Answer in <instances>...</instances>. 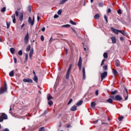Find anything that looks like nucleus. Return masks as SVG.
Listing matches in <instances>:
<instances>
[{
    "label": "nucleus",
    "mask_w": 131,
    "mask_h": 131,
    "mask_svg": "<svg viewBox=\"0 0 131 131\" xmlns=\"http://www.w3.org/2000/svg\"><path fill=\"white\" fill-rule=\"evenodd\" d=\"M16 17H19V20H20V21L23 20V17H24L23 13L21 12L19 14V12L18 11H16L15 14H13L11 16L13 23L14 24L16 23Z\"/></svg>",
    "instance_id": "obj_1"
},
{
    "label": "nucleus",
    "mask_w": 131,
    "mask_h": 131,
    "mask_svg": "<svg viewBox=\"0 0 131 131\" xmlns=\"http://www.w3.org/2000/svg\"><path fill=\"white\" fill-rule=\"evenodd\" d=\"M8 90V86L7 83H5V87L0 89V95H3L5 92Z\"/></svg>",
    "instance_id": "obj_2"
},
{
    "label": "nucleus",
    "mask_w": 131,
    "mask_h": 131,
    "mask_svg": "<svg viewBox=\"0 0 131 131\" xmlns=\"http://www.w3.org/2000/svg\"><path fill=\"white\" fill-rule=\"evenodd\" d=\"M72 68V64H70L69 68L67 72V75L66 78L67 79H69V74H70V72L71 71V69Z\"/></svg>",
    "instance_id": "obj_3"
},
{
    "label": "nucleus",
    "mask_w": 131,
    "mask_h": 131,
    "mask_svg": "<svg viewBox=\"0 0 131 131\" xmlns=\"http://www.w3.org/2000/svg\"><path fill=\"white\" fill-rule=\"evenodd\" d=\"M4 119H8V116L7 115L3 113L0 117V122H3V121H4Z\"/></svg>",
    "instance_id": "obj_4"
},
{
    "label": "nucleus",
    "mask_w": 131,
    "mask_h": 131,
    "mask_svg": "<svg viewBox=\"0 0 131 131\" xmlns=\"http://www.w3.org/2000/svg\"><path fill=\"white\" fill-rule=\"evenodd\" d=\"M24 40L25 45H27V43H28V41H29V34L28 32L25 35Z\"/></svg>",
    "instance_id": "obj_5"
},
{
    "label": "nucleus",
    "mask_w": 131,
    "mask_h": 131,
    "mask_svg": "<svg viewBox=\"0 0 131 131\" xmlns=\"http://www.w3.org/2000/svg\"><path fill=\"white\" fill-rule=\"evenodd\" d=\"M124 97H126L125 98V100H126L127 99H128V92L127 91V89L126 88H124Z\"/></svg>",
    "instance_id": "obj_6"
},
{
    "label": "nucleus",
    "mask_w": 131,
    "mask_h": 131,
    "mask_svg": "<svg viewBox=\"0 0 131 131\" xmlns=\"http://www.w3.org/2000/svg\"><path fill=\"white\" fill-rule=\"evenodd\" d=\"M82 66V59H81V57H80L79 61L78 63V66L79 67V70H81V66Z\"/></svg>",
    "instance_id": "obj_7"
},
{
    "label": "nucleus",
    "mask_w": 131,
    "mask_h": 131,
    "mask_svg": "<svg viewBox=\"0 0 131 131\" xmlns=\"http://www.w3.org/2000/svg\"><path fill=\"white\" fill-rule=\"evenodd\" d=\"M107 72H104L102 73H101V81H103V80L104 78L107 76Z\"/></svg>",
    "instance_id": "obj_8"
},
{
    "label": "nucleus",
    "mask_w": 131,
    "mask_h": 131,
    "mask_svg": "<svg viewBox=\"0 0 131 131\" xmlns=\"http://www.w3.org/2000/svg\"><path fill=\"white\" fill-rule=\"evenodd\" d=\"M28 22L29 24L31 25V26H33V25L34 24V20H32L31 17H29Z\"/></svg>",
    "instance_id": "obj_9"
},
{
    "label": "nucleus",
    "mask_w": 131,
    "mask_h": 131,
    "mask_svg": "<svg viewBox=\"0 0 131 131\" xmlns=\"http://www.w3.org/2000/svg\"><path fill=\"white\" fill-rule=\"evenodd\" d=\"M24 82H29L30 83H32V79L30 78H25L23 79Z\"/></svg>",
    "instance_id": "obj_10"
},
{
    "label": "nucleus",
    "mask_w": 131,
    "mask_h": 131,
    "mask_svg": "<svg viewBox=\"0 0 131 131\" xmlns=\"http://www.w3.org/2000/svg\"><path fill=\"white\" fill-rule=\"evenodd\" d=\"M122 97L121 95H116L115 96V101H121Z\"/></svg>",
    "instance_id": "obj_11"
},
{
    "label": "nucleus",
    "mask_w": 131,
    "mask_h": 131,
    "mask_svg": "<svg viewBox=\"0 0 131 131\" xmlns=\"http://www.w3.org/2000/svg\"><path fill=\"white\" fill-rule=\"evenodd\" d=\"M111 29L113 32H114L116 34H118V33L119 32V30H116V29H114L113 27L111 28Z\"/></svg>",
    "instance_id": "obj_12"
},
{
    "label": "nucleus",
    "mask_w": 131,
    "mask_h": 131,
    "mask_svg": "<svg viewBox=\"0 0 131 131\" xmlns=\"http://www.w3.org/2000/svg\"><path fill=\"white\" fill-rule=\"evenodd\" d=\"M77 109V106H76V105H73L71 107L70 110L71 111H76Z\"/></svg>",
    "instance_id": "obj_13"
},
{
    "label": "nucleus",
    "mask_w": 131,
    "mask_h": 131,
    "mask_svg": "<svg viewBox=\"0 0 131 131\" xmlns=\"http://www.w3.org/2000/svg\"><path fill=\"white\" fill-rule=\"evenodd\" d=\"M115 63L116 67H119L120 66V61L118 59L115 60Z\"/></svg>",
    "instance_id": "obj_14"
},
{
    "label": "nucleus",
    "mask_w": 131,
    "mask_h": 131,
    "mask_svg": "<svg viewBox=\"0 0 131 131\" xmlns=\"http://www.w3.org/2000/svg\"><path fill=\"white\" fill-rule=\"evenodd\" d=\"M82 73H83V79H85V69L83 68L82 69Z\"/></svg>",
    "instance_id": "obj_15"
},
{
    "label": "nucleus",
    "mask_w": 131,
    "mask_h": 131,
    "mask_svg": "<svg viewBox=\"0 0 131 131\" xmlns=\"http://www.w3.org/2000/svg\"><path fill=\"white\" fill-rule=\"evenodd\" d=\"M32 55H33V49H31L29 53L30 59H32Z\"/></svg>",
    "instance_id": "obj_16"
},
{
    "label": "nucleus",
    "mask_w": 131,
    "mask_h": 131,
    "mask_svg": "<svg viewBox=\"0 0 131 131\" xmlns=\"http://www.w3.org/2000/svg\"><path fill=\"white\" fill-rule=\"evenodd\" d=\"M111 39H112V42L113 43H116V38L115 37H111Z\"/></svg>",
    "instance_id": "obj_17"
},
{
    "label": "nucleus",
    "mask_w": 131,
    "mask_h": 131,
    "mask_svg": "<svg viewBox=\"0 0 131 131\" xmlns=\"http://www.w3.org/2000/svg\"><path fill=\"white\" fill-rule=\"evenodd\" d=\"M47 99H48V101H50V100H52V99H53V97L51 95L48 94L47 95Z\"/></svg>",
    "instance_id": "obj_18"
},
{
    "label": "nucleus",
    "mask_w": 131,
    "mask_h": 131,
    "mask_svg": "<svg viewBox=\"0 0 131 131\" xmlns=\"http://www.w3.org/2000/svg\"><path fill=\"white\" fill-rule=\"evenodd\" d=\"M10 52L11 54H12V55H14L15 54V49L13 48H10Z\"/></svg>",
    "instance_id": "obj_19"
},
{
    "label": "nucleus",
    "mask_w": 131,
    "mask_h": 131,
    "mask_svg": "<svg viewBox=\"0 0 131 131\" xmlns=\"http://www.w3.org/2000/svg\"><path fill=\"white\" fill-rule=\"evenodd\" d=\"M9 76H10V77H13L14 76V70L11 71L9 73Z\"/></svg>",
    "instance_id": "obj_20"
},
{
    "label": "nucleus",
    "mask_w": 131,
    "mask_h": 131,
    "mask_svg": "<svg viewBox=\"0 0 131 131\" xmlns=\"http://www.w3.org/2000/svg\"><path fill=\"white\" fill-rule=\"evenodd\" d=\"M91 106L92 108H95V107H96V102H91Z\"/></svg>",
    "instance_id": "obj_21"
},
{
    "label": "nucleus",
    "mask_w": 131,
    "mask_h": 131,
    "mask_svg": "<svg viewBox=\"0 0 131 131\" xmlns=\"http://www.w3.org/2000/svg\"><path fill=\"white\" fill-rule=\"evenodd\" d=\"M83 101L82 100H80L79 102H78L76 104L77 106H80V105H82Z\"/></svg>",
    "instance_id": "obj_22"
},
{
    "label": "nucleus",
    "mask_w": 131,
    "mask_h": 131,
    "mask_svg": "<svg viewBox=\"0 0 131 131\" xmlns=\"http://www.w3.org/2000/svg\"><path fill=\"white\" fill-rule=\"evenodd\" d=\"M119 32H120V33H121L122 35H125L126 34V33L124 32V31L123 30H119Z\"/></svg>",
    "instance_id": "obj_23"
},
{
    "label": "nucleus",
    "mask_w": 131,
    "mask_h": 131,
    "mask_svg": "<svg viewBox=\"0 0 131 131\" xmlns=\"http://www.w3.org/2000/svg\"><path fill=\"white\" fill-rule=\"evenodd\" d=\"M107 103H110V104H112L113 102V100H112L111 98H110L106 100Z\"/></svg>",
    "instance_id": "obj_24"
},
{
    "label": "nucleus",
    "mask_w": 131,
    "mask_h": 131,
    "mask_svg": "<svg viewBox=\"0 0 131 131\" xmlns=\"http://www.w3.org/2000/svg\"><path fill=\"white\" fill-rule=\"evenodd\" d=\"M67 1H68V0H61L59 4H60V5H63V4H65V3H66V2H67Z\"/></svg>",
    "instance_id": "obj_25"
},
{
    "label": "nucleus",
    "mask_w": 131,
    "mask_h": 131,
    "mask_svg": "<svg viewBox=\"0 0 131 131\" xmlns=\"http://www.w3.org/2000/svg\"><path fill=\"white\" fill-rule=\"evenodd\" d=\"M94 18L96 19H99V18H100V15L98 13H97L95 16H94Z\"/></svg>",
    "instance_id": "obj_26"
},
{
    "label": "nucleus",
    "mask_w": 131,
    "mask_h": 131,
    "mask_svg": "<svg viewBox=\"0 0 131 131\" xmlns=\"http://www.w3.org/2000/svg\"><path fill=\"white\" fill-rule=\"evenodd\" d=\"M6 24H7V29H9V28H10V26L11 25V23L7 21Z\"/></svg>",
    "instance_id": "obj_27"
},
{
    "label": "nucleus",
    "mask_w": 131,
    "mask_h": 131,
    "mask_svg": "<svg viewBox=\"0 0 131 131\" xmlns=\"http://www.w3.org/2000/svg\"><path fill=\"white\" fill-rule=\"evenodd\" d=\"M33 80H34V81H35V82H37V81L38 80V78H37V76H35L33 78Z\"/></svg>",
    "instance_id": "obj_28"
},
{
    "label": "nucleus",
    "mask_w": 131,
    "mask_h": 131,
    "mask_svg": "<svg viewBox=\"0 0 131 131\" xmlns=\"http://www.w3.org/2000/svg\"><path fill=\"white\" fill-rule=\"evenodd\" d=\"M113 72L114 74V75L116 76V74H117V71H116V70L113 69Z\"/></svg>",
    "instance_id": "obj_29"
},
{
    "label": "nucleus",
    "mask_w": 131,
    "mask_h": 131,
    "mask_svg": "<svg viewBox=\"0 0 131 131\" xmlns=\"http://www.w3.org/2000/svg\"><path fill=\"white\" fill-rule=\"evenodd\" d=\"M116 94H117V90H115L111 92L112 95H116Z\"/></svg>",
    "instance_id": "obj_30"
},
{
    "label": "nucleus",
    "mask_w": 131,
    "mask_h": 131,
    "mask_svg": "<svg viewBox=\"0 0 131 131\" xmlns=\"http://www.w3.org/2000/svg\"><path fill=\"white\" fill-rule=\"evenodd\" d=\"M103 57H104V58L106 59V58H108V54L107 53H104L103 54Z\"/></svg>",
    "instance_id": "obj_31"
},
{
    "label": "nucleus",
    "mask_w": 131,
    "mask_h": 131,
    "mask_svg": "<svg viewBox=\"0 0 131 131\" xmlns=\"http://www.w3.org/2000/svg\"><path fill=\"white\" fill-rule=\"evenodd\" d=\"M18 54L19 56H22V55H23V52H22V50H19L18 52Z\"/></svg>",
    "instance_id": "obj_32"
},
{
    "label": "nucleus",
    "mask_w": 131,
    "mask_h": 131,
    "mask_svg": "<svg viewBox=\"0 0 131 131\" xmlns=\"http://www.w3.org/2000/svg\"><path fill=\"white\" fill-rule=\"evenodd\" d=\"M70 23H71V24H72V25H76V23L74 22L72 20H71L70 21Z\"/></svg>",
    "instance_id": "obj_33"
},
{
    "label": "nucleus",
    "mask_w": 131,
    "mask_h": 131,
    "mask_svg": "<svg viewBox=\"0 0 131 131\" xmlns=\"http://www.w3.org/2000/svg\"><path fill=\"white\" fill-rule=\"evenodd\" d=\"M110 98H111L112 100H114V101H115V96H114V95L110 96Z\"/></svg>",
    "instance_id": "obj_34"
},
{
    "label": "nucleus",
    "mask_w": 131,
    "mask_h": 131,
    "mask_svg": "<svg viewBox=\"0 0 131 131\" xmlns=\"http://www.w3.org/2000/svg\"><path fill=\"white\" fill-rule=\"evenodd\" d=\"M1 12L4 13V12H6V7H3L1 9Z\"/></svg>",
    "instance_id": "obj_35"
},
{
    "label": "nucleus",
    "mask_w": 131,
    "mask_h": 131,
    "mask_svg": "<svg viewBox=\"0 0 131 131\" xmlns=\"http://www.w3.org/2000/svg\"><path fill=\"white\" fill-rule=\"evenodd\" d=\"M122 119H123V116H121L119 117V121H122Z\"/></svg>",
    "instance_id": "obj_36"
},
{
    "label": "nucleus",
    "mask_w": 131,
    "mask_h": 131,
    "mask_svg": "<svg viewBox=\"0 0 131 131\" xmlns=\"http://www.w3.org/2000/svg\"><path fill=\"white\" fill-rule=\"evenodd\" d=\"M28 60V54H25V60L27 61Z\"/></svg>",
    "instance_id": "obj_37"
},
{
    "label": "nucleus",
    "mask_w": 131,
    "mask_h": 131,
    "mask_svg": "<svg viewBox=\"0 0 131 131\" xmlns=\"http://www.w3.org/2000/svg\"><path fill=\"white\" fill-rule=\"evenodd\" d=\"M58 15H61L62 14V10L60 9L57 12Z\"/></svg>",
    "instance_id": "obj_38"
},
{
    "label": "nucleus",
    "mask_w": 131,
    "mask_h": 131,
    "mask_svg": "<svg viewBox=\"0 0 131 131\" xmlns=\"http://www.w3.org/2000/svg\"><path fill=\"white\" fill-rule=\"evenodd\" d=\"M29 51H30V45H29L26 49L27 52H28Z\"/></svg>",
    "instance_id": "obj_39"
},
{
    "label": "nucleus",
    "mask_w": 131,
    "mask_h": 131,
    "mask_svg": "<svg viewBox=\"0 0 131 131\" xmlns=\"http://www.w3.org/2000/svg\"><path fill=\"white\" fill-rule=\"evenodd\" d=\"M28 10L29 11V12H30V13L31 12V6H29L28 7Z\"/></svg>",
    "instance_id": "obj_40"
},
{
    "label": "nucleus",
    "mask_w": 131,
    "mask_h": 131,
    "mask_svg": "<svg viewBox=\"0 0 131 131\" xmlns=\"http://www.w3.org/2000/svg\"><path fill=\"white\" fill-rule=\"evenodd\" d=\"M40 39L42 41H43L45 40V37L43 35H41Z\"/></svg>",
    "instance_id": "obj_41"
},
{
    "label": "nucleus",
    "mask_w": 131,
    "mask_h": 131,
    "mask_svg": "<svg viewBox=\"0 0 131 131\" xmlns=\"http://www.w3.org/2000/svg\"><path fill=\"white\" fill-rule=\"evenodd\" d=\"M70 27V25H65L62 26V27H66L67 28H68V27Z\"/></svg>",
    "instance_id": "obj_42"
},
{
    "label": "nucleus",
    "mask_w": 131,
    "mask_h": 131,
    "mask_svg": "<svg viewBox=\"0 0 131 131\" xmlns=\"http://www.w3.org/2000/svg\"><path fill=\"white\" fill-rule=\"evenodd\" d=\"M39 131H46V129H45L43 127H42L39 129Z\"/></svg>",
    "instance_id": "obj_43"
},
{
    "label": "nucleus",
    "mask_w": 131,
    "mask_h": 131,
    "mask_svg": "<svg viewBox=\"0 0 131 131\" xmlns=\"http://www.w3.org/2000/svg\"><path fill=\"white\" fill-rule=\"evenodd\" d=\"M103 70H107L108 69V67L107 66H104L103 68Z\"/></svg>",
    "instance_id": "obj_44"
},
{
    "label": "nucleus",
    "mask_w": 131,
    "mask_h": 131,
    "mask_svg": "<svg viewBox=\"0 0 131 131\" xmlns=\"http://www.w3.org/2000/svg\"><path fill=\"white\" fill-rule=\"evenodd\" d=\"M72 30L74 32V33H75V34H76V35H77V33L76 32V31H75V29L73 28H72Z\"/></svg>",
    "instance_id": "obj_45"
},
{
    "label": "nucleus",
    "mask_w": 131,
    "mask_h": 131,
    "mask_svg": "<svg viewBox=\"0 0 131 131\" xmlns=\"http://www.w3.org/2000/svg\"><path fill=\"white\" fill-rule=\"evenodd\" d=\"M49 105H50V106H52V105H53V101L50 100L49 102H48Z\"/></svg>",
    "instance_id": "obj_46"
},
{
    "label": "nucleus",
    "mask_w": 131,
    "mask_h": 131,
    "mask_svg": "<svg viewBox=\"0 0 131 131\" xmlns=\"http://www.w3.org/2000/svg\"><path fill=\"white\" fill-rule=\"evenodd\" d=\"M104 19H105V20L106 23H108V18H107V16L104 15Z\"/></svg>",
    "instance_id": "obj_47"
},
{
    "label": "nucleus",
    "mask_w": 131,
    "mask_h": 131,
    "mask_svg": "<svg viewBox=\"0 0 131 131\" xmlns=\"http://www.w3.org/2000/svg\"><path fill=\"white\" fill-rule=\"evenodd\" d=\"M72 101H73L72 99H70L68 104L69 105V104H71V103H72Z\"/></svg>",
    "instance_id": "obj_48"
},
{
    "label": "nucleus",
    "mask_w": 131,
    "mask_h": 131,
    "mask_svg": "<svg viewBox=\"0 0 131 131\" xmlns=\"http://www.w3.org/2000/svg\"><path fill=\"white\" fill-rule=\"evenodd\" d=\"M99 7H103V5L102 3H100L98 4Z\"/></svg>",
    "instance_id": "obj_49"
},
{
    "label": "nucleus",
    "mask_w": 131,
    "mask_h": 131,
    "mask_svg": "<svg viewBox=\"0 0 131 131\" xmlns=\"http://www.w3.org/2000/svg\"><path fill=\"white\" fill-rule=\"evenodd\" d=\"M59 17V15H58V14H55V15H54V18H55V19H56V18H58Z\"/></svg>",
    "instance_id": "obj_50"
},
{
    "label": "nucleus",
    "mask_w": 131,
    "mask_h": 131,
    "mask_svg": "<svg viewBox=\"0 0 131 131\" xmlns=\"http://www.w3.org/2000/svg\"><path fill=\"white\" fill-rule=\"evenodd\" d=\"M13 60H14V62L15 64H16V63H17V58L14 57Z\"/></svg>",
    "instance_id": "obj_51"
},
{
    "label": "nucleus",
    "mask_w": 131,
    "mask_h": 131,
    "mask_svg": "<svg viewBox=\"0 0 131 131\" xmlns=\"http://www.w3.org/2000/svg\"><path fill=\"white\" fill-rule=\"evenodd\" d=\"M104 62H105V59H103L102 60L101 63V66H102V65H104Z\"/></svg>",
    "instance_id": "obj_52"
},
{
    "label": "nucleus",
    "mask_w": 131,
    "mask_h": 131,
    "mask_svg": "<svg viewBox=\"0 0 131 131\" xmlns=\"http://www.w3.org/2000/svg\"><path fill=\"white\" fill-rule=\"evenodd\" d=\"M117 12H118V14H122L121 10H120V9H119Z\"/></svg>",
    "instance_id": "obj_53"
},
{
    "label": "nucleus",
    "mask_w": 131,
    "mask_h": 131,
    "mask_svg": "<svg viewBox=\"0 0 131 131\" xmlns=\"http://www.w3.org/2000/svg\"><path fill=\"white\" fill-rule=\"evenodd\" d=\"M120 40H121V41H123V40H124L123 37H120Z\"/></svg>",
    "instance_id": "obj_54"
},
{
    "label": "nucleus",
    "mask_w": 131,
    "mask_h": 131,
    "mask_svg": "<svg viewBox=\"0 0 131 131\" xmlns=\"http://www.w3.org/2000/svg\"><path fill=\"white\" fill-rule=\"evenodd\" d=\"M95 94H96V96H98L99 91L98 90H96V92H95Z\"/></svg>",
    "instance_id": "obj_55"
},
{
    "label": "nucleus",
    "mask_w": 131,
    "mask_h": 131,
    "mask_svg": "<svg viewBox=\"0 0 131 131\" xmlns=\"http://www.w3.org/2000/svg\"><path fill=\"white\" fill-rule=\"evenodd\" d=\"M107 13H111V9L110 8L107 9Z\"/></svg>",
    "instance_id": "obj_56"
},
{
    "label": "nucleus",
    "mask_w": 131,
    "mask_h": 131,
    "mask_svg": "<svg viewBox=\"0 0 131 131\" xmlns=\"http://www.w3.org/2000/svg\"><path fill=\"white\" fill-rule=\"evenodd\" d=\"M24 26H25V24H23L20 26L21 29H22L23 28V27H24Z\"/></svg>",
    "instance_id": "obj_57"
},
{
    "label": "nucleus",
    "mask_w": 131,
    "mask_h": 131,
    "mask_svg": "<svg viewBox=\"0 0 131 131\" xmlns=\"http://www.w3.org/2000/svg\"><path fill=\"white\" fill-rule=\"evenodd\" d=\"M46 30V28L43 27L41 29V31H45Z\"/></svg>",
    "instance_id": "obj_58"
},
{
    "label": "nucleus",
    "mask_w": 131,
    "mask_h": 131,
    "mask_svg": "<svg viewBox=\"0 0 131 131\" xmlns=\"http://www.w3.org/2000/svg\"><path fill=\"white\" fill-rule=\"evenodd\" d=\"M53 39V38L51 37L50 38V39L49 40V42H52V41H53V40H52Z\"/></svg>",
    "instance_id": "obj_59"
},
{
    "label": "nucleus",
    "mask_w": 131,
    "mask_h": 131,
    "mask_svg": "<svg viewBox=\"0 0 131 131\" xmlns=\"http://www.w3.org/2000/svg\"><path fill=\"white\" fill-rule=\"evenodd\" d=\"M37 21L38 22V21H39L40 19V17H39V16H38L37 17Z\"/></svg>",
    "instance_id": "obj_60"
},
{
    "label": "nucleus",
    "mask_w": 131,
    "mask_h": 131,
    "mask_svg": "<svg viewBox=\"0 0 131 131\" xmlns=\"http://www.w3.org/2000/svg\"><path fill=\"white\" fill-rule=\"evenodd\" d=\"M47 114V111H45V112L42 114V115H46Z\"/></svg>",
    "instance_id": "obj_61"
},
{
    "label": "nucleus",
    "mask_w": 131,
    "mask_h": 131,
    "mask_svg": "<svg viewBox=\"0 0 131 131\" xmlns=\"http://www.w3.org/2000/svg\"><path fill=\"white\" fill-rule=\"evenodd\" d=\"M33 73L34 76H36V74L35 73V72L33 71Z\"/></svg>",
    "instance_id": "obj_62"
},
{
    "label": "nucleus",
    "mask_w": 131,
    "mask_h": 131,
    "mask_svg": "<svg viewBox=\"0 0 131 131\" xmlns=\"http://www.w3.org/2000/svg\"><path fill=\"white\" fill-rule=\"evenodd\" d=\"M4 131H10V130L8 128H5Z\"/></svg>",
    "instance_id": "obj_63"
},
{
    "label": "nucleus",
    "mask_w": 131,
    "mask_h": 131,
    "mask_svg": "<svg viewBox=\"0 0 131 131\" xmlns=\"http://www.w3.org/2000/svg\"><path fill=\"white\" fill-rule=\"evenodd\" d=\"M98 123V120H96V121L94 122V123Z\"/></svg>",
    "instance_id": "obj_64"
}]
</instances>
